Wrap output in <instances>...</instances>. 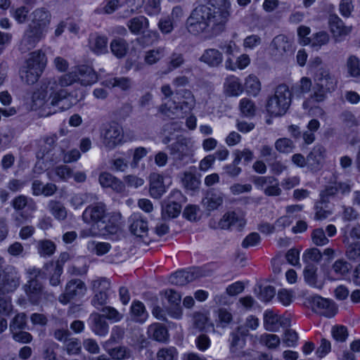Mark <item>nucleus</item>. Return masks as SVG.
Returning a JSON list of instances; mask_svg holds the SVG:
<instances>
[{"label": "nucleus", "mask_w": 360, "mask_h": 360, "mask_svg": "<svg viewBox=\"0 0 360 360\" xmlns=\"http://www.w3.org/2000/svg\"><path fill=\"white\" fill-rule=\"evenodd\" d=\"M229 18V12L226 11H213L205 5L197 6L186 20L188 31L195 35L212 32L218 33L224 29Z\"/></svg>", "instance_id": "f257e3e1"}, {"label": "nucleus", "mask_w": 360, "mask_h": 360, "mask_svg": "<svg viewBox=\"0 0 360 360\" xmlns=\"http://www.w3.org/2000/svg\"><path fill=\"white\" fill-rule=\"evenodd\" d=\"M67 75H63L55 78H44L40 82V87L32 94V101L36 105L41 106L44 104L48 96L51 98V104L53 106L59 105L68 96Z\"/></svg>", "instance_id": "f03ea898"}, {"label": "nucleus", "mask_w": 360, "mask_h": 360, "mask_svg": "<svg viewBox=\"0 0 360 360\" xmlns=\"http://www.w3.org/2000/svg\"><path fill=\"white\" fill-rule=\"evenodd\" d=\"M313 79L314 83L313 94L309 100L303 103L304 109H311L315 107V104L312 103L323 101L326 94L334 91L337 85L336 78L328 69L323 67L319 68L314 72Z\"/></svg>", "instance_id": "7ed1b4c3"}, {"label": "nucleus", "mask_w": 360, "mask_h": 360, "mask_svg": "<svg viewBox=\"0 0 360 360\" xmlns=\"http://www.w3.org/2000/svg\"><path fill=\"white\" fill-rule=\"evenodd\" d=\"M178 103L174 100H167L159 108V112L164 117L175 119L184 117V115L191 112L195 105L193 94L188 90L176 94Z\"/></svg>", "instance_id": "20e7f679"}, {"label": "nucleus", "mask_w": 360, "mask_h": 360, "mask_svg": "<svg viewBox=\"0 0 360 360\" xmlns=\"http://www.w3.org/2000/svg\"><path fill=\"white\" fill-rule=\"evenodd\" d=\"M291 96V92L287 85H278L275 90L274 95L267 102L266 111L271 116L284 115L290 105Z\"/></svg>", "instance_id": "39448f33"}, {"label": "nucleus", "mask_w": 360, "mask_h": 360, "mask_svg": "<svg viewBox=\"0 0 360 360\" xmlns=\"http://www.w3.org/2000/svg\"><path fill=\"white\" fill-rule=\"evenodd\" d=\"M0 281L3 295L11 293L20 286L21 276L17 268L12 265H8L2 271H0Z\"/></svg>", "instance_id": "423d86ee"}, {"label": "nucleus", "mask_w": 360, "mask_h": 360, "mask_svg": "<svg viewBox=\"0 0 360 360\" xmlns=\"http://www.w3.org/2000/svg\"><path fill=\"white\" fill-rule=\"evenodd\" d=\"M97 80V74L87 65H78L69 72V85L77 82L82 86H88L96 83Z\"/></svg>", "instance_id": "0eeeda50"}, {"label": "nucleus", "mask_w": 360, "mask_h": 360, "mask_svg": "<svg viewBox=\"0 0 360 360\" xmlns=\"http://www.w3.org/2000/svg\"><path fill=\"white\" fill-rule=\"evenodd\" d=\"M46 34V32L37 28L34 25H28L20 40L19 50L22 53H27L33 49L40 41L45 38Z\"/></svg>", "instance_id": "6e6552de"}, {"label": "nucleus", "mask_w": 360, "mask_h": 360, "mask_svg": "<svg viewBox=\"0 0 360 360\" xmlns=\"http://www.w3.org/2000/svg\"><path fill=\"white\" fill-rule=\"evenodd\" d=\"M252 181L267 196H279L282 193L278 179L272 176H255Z\"/></svg>", "instance_id": "1a4fd4ad"}, {"label": "nucleus", "mask_w": 360, "mask_h": 360, "mask_svg": "<svg viewBox=\"0 0 360 360\" xmlns=\"http://www.w3.org/2000/svg\"><path fill=\"white\" fill-rule=\"evenodd\" d=\"M185 201L186 198L181 191H172L168 201L162 206V216L168 218L176 217L181 212V204Z\"/></svg>", "instance_id": "9d476101"}, {"label": "nucleus", "mask_w": 360, "mask_h": 360, "mask_svg": "<svg viewBox=\"0 0 360 360\" xmlns=\"http://www.w3.org/2000/svg\"><path fill=\"white\" fill-rule=\"evenodd\" d=\"M82 217L86 223L97 224L101 222V224L103 225L105 224L103 219L107 217L105 206L102 202L91 205L85 209Z\"/></svg>", "instance_id": "9b49d317"}, {"label": "nucleus", "mask_w": 360, "mask_h": 360, "mask_svg": "<svg viewBox=\"0 0 360 360\" xmlns=\"http://www.w3.org/2000/svg\"><path fill=\"white\" fill-rule=\"evenodd\" d=\"M199 268H193L190 270H181L171 275L169 281L175 285H184L202 276Z\"/></svg>", "instance_id": "f8f14e48"}, {"label": "nucleus", "mask_w": 360, "mask_h": 360, "mask_svg": "<svg viewBox=\"0 0 360 360\" xmlns=\"http://www.w3.org/2000/svg\"><path fill=\"white\" fill-rule=\"evenodd\" d=\"M246 220L243 213L229 212L223 216L219 222V227L222 229H228L231 227L242 229L245 226Z\"/></svg>", "instance_id": "ddd939ff"}, {"label": "nucleus", "mask_w": 360, "mask_h": 360, "mask_svg": "<svg viewBox=\"0 0 360 360\" xmlns=\"http://www.w3.org/2000/svg\"><path fill=\"white\" fill-rule=\"evenodd\" d=\"M171 184L170 178L153 173L150 176V193L152 197L159 198L165 193L166 188Z\"/></svg>", "instance_id": "4468645a"}, {"label": "nucleus", "mask_w": 360, "mask_h": 360, "mask_svg": "<svg viewBox=\"0 0 360 360\" xmlns=\"http://www.w3.org/2000/svg\"><path fill=\"white\" fill-rule=\"evenodd\" d=\"M311 304L314 309L324 316L330 318L336 314L335 304L328 299L314 296L311 298Z\"/></svg>", "instance_id": "2eb2a0df"}, {"label": "nucleus", "mask_w": 360, "mask_h": 360, "mask_svg": "<svg viewBox=\"0 0 360 360\" xmlns=\"http://www.w3.org/2000/svg\"><path fill=\"white\" fill-rule=\"evenodd\" d=\"M31 22L29 25H34L37 28L47 32L51 20L49 11L45 8H37L31 13Z\"/></svg>", "instance_id": "dca6fc26"}, {"label": "nucleus", "mask_w": 360, "mask_h": 360, "mask_svg": "<svg viewBox=\"0 0 360 360\" xmlns=\"http://www.w3.org/2000/svg\"><path fill=\"white\" fill-rule=\"evenodd\" d=\"M165 298L170 304L167 309V314L173 319H179L182 316V310L179 305L181 301L180 295L173 290H167L164 292Z\"/></svg>", "instance_id": "f3484780"}, {"label": "nucleus", "mask_w": 360, "mask_h": 360, "mask_svg": "<svg viewBox=\"0 0 360 360\" xmlns=\"http://www.w3.org/2000/svg\"><path fill=\"white\" fill-rule=\"evenodd\" d=\"M329 27L333 37L337 41H340L348 35L352 30L351 26L344 25L342 20L337 15H331L329 18Z\"/></svg>", "instance_id": "a211bd4d"}, {"label": "nucleus", "mask_w": 360, "mask_h": 360, "mask_svg": "<svg viewBox=\"0 0 360 360\" xmlns=\"http://www.w3.org/2000/svg\"><path fill=\"white\" fill-rule=\"evenodd\" d=\"M123 131L121 127L114 124L110 125L103 134V143L112 148L122 142Z\"/></svg>", "instance_id": "6ab92c4d"}, {"label": "nucleus", "mask_w": 360, "mask_h": 360, "mask_svg": "<svg viewBox=\"0 0 360 360\" xmlns=\"http://www.w3.org/2000/svg\"><path fill=\"white\" fill-rule=\"evenodd\" d=\"M23 288L30 301L33 304H38L43 292V285L39 279L31 278Z\"/></svg>", "instance_id": "aec40b11"}, {"label": "nucleus", "mask_w": 360, "mask_h": 360, "mask_svg": "<svg viewBox=\"0 0 360 360\" xmlns=\"http://www.w3.org/2000/svg\"><path fill=\"white\" fill-rule=\"evenodd\" d=\"M171 154L179 160L193 154V149L191 141L186 139H181L169 146Z\"/></svg>", "instance_id": "412c9836"}, {"label": "nucleus", "mask_w": 360, "mask_h": 360, "mask_svg": "<svg viewBox=\"0 0 360 360\" xmlns=\"http://www.w3.org/2000/svg\"><path fill=\"white\" fill-rule=\"evenodd\" d=\"M130 231L137 236H143L148 230V221L140 213L132 214L129 219Z\"/></svg>", "instance_id": "4be33fe9"}, {"label": "nucleus", "mask_w": 360, "mask_h": 360, "mask_svg": "<svg viewBox=\"0 0 360 360\" xmlns=\"http://www.w3.org/2000/svg\"><path fill=\"white\" fill-rule=\"evenodd\" d=\"M98 180L102 187L111 188L117 193H122L125 189L124 183L108 172L101 173Z\"/></svg>", "instance_id": "5701e85b"}, {"label": "nucleus", "mask_w": 360, "mask_h": 360, "mask_svg": "<svg viewBox=\"0 0 360 360\" xmlns=\"http://www.w3.org/2000/svg\"><path fill=\"white\" fill-rule=\"evenodd\" d=\"M248 330L243 326L238 328L236 331L231 334L230 349L232 353L238 352L240 349L243 348L245 345V337L248 335Z\"/></svg>", "instance_id": "b1692460"}, {"label": "nucleus", "mask_w": 360, "mask_h": 360, "mask_svg": "<svg viewBox=\"0 0 360 360\" xmlns=\"http://www.w3.org/2000/svg\"><path fill=\"white\" fill-rule=\"evenodd\" d=\"M224 93L229 96H238L243 92L240 79L235 75H229L224 84Z\"/></svg>", "instance_id": "393cba45"}, {"label": "nucleus", "mask_w": 360, "mask_h": 360, "mask_svg": "<svg viewBox=\"0 0 360 360\" xmlns=\"http://www.w3.org/2000/svg\"><path fill=\"white\" fill-rule=\"evenodd\" d=\"M86 288L84 282L79 279L69 281V303L79 301L85 295Z\"/></svg>", "instance_id": "a878e982"}, {"label": "nucleus", "mask_w": 360, "mask_h": 360, "mask_svg": "<svg viewBox=\"0 0 360 360\" xmlns=\"http://www.w3.org/2000/svg\"><path fill=\"white\" fill-rule=\"evenodd\" d=\"M273 54L282 56L291 50V42L285 35L275 37L270 45Z\"/></svg>", "instance_id": "bb28decb"}, {"label": "nucleus", "mask_w": 360, "mask_h": 360, "mask_svg": "<svg viewBox=\"0 0 360 360\" xmlns=\"http://www.w3.org/2000/svg\"><path fill=\"white\" fill-rule=\"evenodd\" d=\"M351 269L352 266L349 263L343 259H338L331 267L330 278L332 280H341L349 273Z\"/></svg>", "instance_id": "cd10ccee"}, {"label": "nucleus", "mask_w": 360, "mask_h": 360, "mask_svg": "<svg viewBox=\"0 0 360 360\" xmlns=\"http://www.w3.org/2000/svg\"><path fill=\"white\" fill-rule=\"evenodd\" d=\"M68 261V254L63 252L60 255L57 261L53 262V269L50 276V283L52 285H58L60 283V277L63 274V266Z\"/></svg>", "instance_id": "c85d7f7f"}, {"label": "nucleus", "mask_w": 360, "mask_h": 360, "mask_svg": "<svg viewBox=\"0 0 360 360\" xmlns=\"http://www.w3.org/2000/svg\"><path fill=\"white\" fill-rule=\"evenodd\" d=\"M11 206L16 211H22L27 208L30 212L37 210V204L34 199L25 195H19L11 201Z\"/></svg>", "instance_id": "c756f323"}, {"label": "nucleus", "mask_w": 360, "mask_h": 360, "mask_svg": "<svg viewBox=\"0 0 360 360\" xmlns=\"http://www.w3.org/2000/svg\"><path fill=\"white\" fill-rule=\"evenodd\" d=\"M251 59L246 53L240 54L234 61L231 57H228L225 60V68L228 70L236 71L243 70L249 66Z\"/></svg>", "instance_id": "7c9ffc66"}, {"label": "nucleus", "mask_w": 360, "mask_h": 360, "mask_svg": "<svg viewBox=\"0 0 360 360\" xmlns=\"http://www.w3.org/2000/svg\"><path fill=\"white\" fill-rule=\"evenodd\" d=\"M200 61L211 67H217L223 61V55L217 49H206L200 58Z\"/></svg>", "instance_id": "2f4dec72"}, {"label": "nucleus", "mask_w": 360, "mask_h": 360, "mask_svg": "<svg viewBox=\"0 0 360 360\" xmlns=\"http://www.w3.org/2000/svg\"><path fill=\"white\" fill-rule=\"evenodd\" d=\"M243 91L248 95L257 96L262 89V84L259 79L253 74L248 75L244 80Z\"/></svg>", "instance_id": "473e14b6"}, {"label": "nucleus", "mask_w": 360, "mask_h": 360, "mask_svg": "<svg viewBox=\"0 0 360 360\" xmlns=\"http://www.w3.org/2000/svg\"><path fill=\"white\" fill-rule=\"evenodd\" d=\"M46 64V55L40 50L32 52L30 54V57L26 60V65L35 68V70L39 69L41 72L44 71Z\"/></svg>", "instance_id": "72a5a7b5"}, {"label": "nucleus", "mask_w": 360, "mask_h": 360, "mask_svg": "<svg viewBox=\"0 0 360 360\" xmlns=\"http://www.w3.org/2000/svg\"><path fill=\"white\" fill-rule=\"evenodd\" d=\"M224 198L221 193L212 191L208 192L202 200V205L208 211L217 209L223 202Z\"/></svg>", "instance_id": "f704fd0d"}, {"label": "nucleus", "mask_w": 360, "mask_h": 360, "mask_svg": "<svg viewBox=\"0 0 360 360\" xmlns=\"http://www.w3.org/2000/svg\"><path fill=\"white\" fill-rule=\"evenodd\" d=\"M108 39L103 36L91 35L89 39V48L97 55L107 52Z\"/></svg>", "instance_id": "c9c22d12"}, {"label": "nucleus", "mask_w": 360, "mask_h": 360, "mask_svg": "<svg viewBox=\"0 0 360 360\" xmlns=\"http://www.w3.org/2000/svg\"><path fill=\"white\" fill-rule=\"evenodd\" d=\"M108 222L103 225L102 229H105L106 232L110 234H114L121 229L122 216L119 212H113L107 216Z\"/></svg>", "instance_id": "e433bc0d"}, {"label": "nucleus", "mask_w": 360, "mask_h": 360, "mask_svg": "<svg viewBox=\"0 0 360 360\" xmlns=\"http://www.w3.org/2000/svg\"><path fill=\"white\" fill-rule=\"evenodd\" d=\"M317 268L311 264H307L304 270V278L306 283L311 287L321 288L322 283L318 281Z\"/></svg>", "instance_id": "4c0bfd02"}, {"label": "nucleus", "mask_w": 360, "mask_h": 360, "mask_svg": "<svg viewBox=\"0 0 360 360\" xmlns=\"http://www.w3.org/2000/svg\"><path fill=\"white\" fill-rule=\"evenodd\" d=\"M264 326L267 330H278L281 326L280 317L271 311H266L264 315Z\"/></svg>", "instance_id": "58836bf2"}, {"label": "nucleus", "mask_w": 360, "mask_h": 360, "mask_svg": "<svg viewBox=\"0 0 360 360\" xmlns=\"http://www.w3.org/2000/svg\"><path fill=\"white\" fill-rule=\"evenodd\" d=\"M132 318L136 322L143 323L148 318V313L146 311L143 304L139 301L134 302L131 307Z\"/></svg>", "instance_id": "ea45409f"}, {"label": "nucleus", "mask_w": 360, "mask_h": 360, "mask_svg": "<svg viewBox=\"0 0 360 360\" xmlns=\"http://www.w3.org/2000/svg\"><path fill=\"white\" fill-rule=\"evenodd\" d=\"M42 72L39 69L35 70V68L26 65L21 71L20 77L22 80L27 84H33L37 82Z\"/></svg>", "instance_id": "a19ab883"}, {"label": "nucleus", "mask_w": 360, "mask_h": 360, "mask_svg": "<svg viewBox=\"0 0 360 360\" xmlns=\"http://www.w3.org/2000/svg\"><path fill=\"white\" fill-rule=\"evenodd\" d=\"M150 337L157 341L163 342L167 338V330L165 326L160 323L151 324L148 330Z\"/></svg>", "instance_id": "79ce46f5"}, {"label": "nucleus", "mask_w": 360, "mask_h": 360, "mask_svg": "<svg viewBox=\"0 0 360 360\" xmlns=\"http://www.w3.org/2000/svg\"><path fill=\"white\" fill-rule=\"evenodd\" d=\"M102 84L108 87H118L122 90H127L131 86V79L127 77H114L104 80Z\"/></svg>", "instance_id": "37998d69"}, {"label": "nucleus", "mask_w": 360, "mask_h": 360, "mask_svg": "<svg viewBox=\"0 0 360 360\" xmlns=\"http://www.w3.org/2000/svg\"><path fill=\"white\" fill-rule=\"evenodd\" d=\"M56 248V244L51 240L45 239L38 241L37 250L41 257H51L54 254Z\"/></svg>", "instance_id": "c03bdc74"}, {"label": "nucleus", "mask_w": 360, "mask_h": 360, "mask_svg": "<svg viewBox=\"0 0 360 360\" xmlns=\"http://www.w3.org/2000/svg\"><path fill=\"white\" fill-rule=\"evenodd\" d=\"M148 20L144 16H139L130 20L128 27L130 31L134 34H139L148 27Z\"/></svg>", "instance_id": "a18cd8bd"}, {"label": "nucleus", "mask_w": 360, "mask_h": 360, "mask_svg": "<svg viewBox=\"0 0 360 360\" xmlns=\"http://www.w3.org/2000/svg\"><path fill=\"white\" fill-rule=\"evenodd\" d=\"M91 329L95 334L104 336L108 332V325L100 315L96 314L92 319Z\"/></svg>", "instance_id": "49530a36"}, {"label": "nucleus", "mask_w": 360, "mask_h": 360, "mask_svg": "<svg viewBox=\"0 0 360 360\" xmlns=\"http://www.w3.org/2000/svg\"><path fill=\"white\" fill-rule=\"evenodd\" d=\"M166 54L164 47H158L146 52L144 60L148 65H153L158 62Z\"/></svg>", "instance_id": "de8ad7c7"}, {"label": "nucleus", "mask_w": 360, "mask_h": 360, "mask_svg": "<svg viewBox=\"0 0 360 360\" xmlns=\"http://www.w3.org/2000/svg\"><path fill=\"white\" fill-rule=\"evenodd\" d=\"M27 327V315L25 313L17 314L11 320L9 325L11 333L25 330Z\"/></svg>", "instance_id": "09e8293b"}, {"label": "nucleus", "mask_w": 360, "mask_h": 360, "mask_svg": "<svg viewBox=\"0 0 360 360\" xmlns=\"http://www.w3.org/2000/svg\"><path fill=\"white\" fill-rule=\"evenodd\" d=\"M194 326L200 330L208 331L214 330V325L208 321V317L205 314L196 313L193 317Z\"/></svg>", "instance_id": "8fccbe9b"}, {"label": "nucleus", "mask_w": 360, "mask_h": 360, "mask_svg": "<svg viewBox=\"0 0 360 360\" xmlns=\"http://www.w3.org/2000/svg\"><path fill=\"white\" fill-rule=\"evenodd\" d=\"M52 214L58 219H65L67 217L65 207L60 201L51 200L48 205Z\"/></svg>", "instance_id": "3c124183"}, {"label": "nucleus", "mask_w": 360, "mask_h": 360, "mask_svg": "<svg viewBox=\"0 0 360 360\" xmlns=\"http://www.w3.org/2000/svg\"><path fill=\"white\" fill-rule=\"evenodd\" d=\"M217 326L225 328L231 323L232 314L227 309H219L214 312Z\"/></svg>", "instance_id": "603ef678"}, {"label": "nucleus", "mask_w": 360, "mask_h": 360, "mask_svg": "<svg viewBox=\"0 0 360 360\" xmlns=\"http://www.w3.org/2000/svg\"><path fill=\"white\" fill-rule=\"evenodd\" d=\"M329 35L327 32L321 31L314 34L310 39V44L311 47L319 49L322 46L326 45L329 41Z\"/></svg>", "instance_id": "864d4df0"}, {"label": "nucleus", "mask_w": 360, "mask_h": 360, "mask_svg": "<svg viewBox=\"0 0 360 360\" xmlns=\"http://www.w3.org/2000/svg\"><path fill=\"white\" fill-rule=\"evenodd\" d=\"M112 53L117 58L123 57L127 51V44L124 39H115L110 43Z\"/></svg>", "instance_id": "5fc2aeb1"}, {"label": "nucleus", "mask_w": 360, "mask_h": 360, "mask_svg": "<svg viewBox=\"0 0 360 360\" xmlns=\"http://www.w3.org/2000/svg\"><path fill=\"white\" fill-rule=\"evenodd\" d=\"M327 203L328 202L322 201L321 199L316 203L314 215L316 220H323L331 215L332 211L328 208Z\"/></svg>", "instance_id": "6e6d98bb"}, {"label": "nucleus", "mask_w": 360, "mask_h": 360, "mask_svg": "<svg viewBox=\"0 0 360 360\" xmlns=\"http://www.w3.org/2000/svg\"><path fill=\"white\" fill-rule=\"evenodd\" d=\"M239 109L240 113L248 117L254 116L256 110L254 102L247 98H243L240 101Z\"/></svg>", "instance_id": "4d7b16f0"}, {"label": "nucleus", "mask_w": 360, "mask_h": 360, "mask_svg": "<svg viewBox=\"0 0 360 360\" xmlns=\"http://www.w3.org/2000/svg\"><path fill=\"white\" fill-rule=\"evenodd\" d=\"M178 351L174 347H164L158 350L157 360H177Z\"/></svg>", "instance_id": "13d9d810"}, {"label": "nucleus", "mask_w": 360, "mask_h": 360, "mask_svg": "<svg viewBox=\"0 0 360 360\" xmlns=\"http://www.w3.org/2000/svg\"><path fill=\"white\" fill-rule=\"evenodd\" d=\"M47 175L49 179L54 181H65L68 176V167L66 165L58 166L48 171Z\"/></svg>", "instance_id": "bf43d9fd"}, {"label": "nucleus", "mask_w": 360, "mask_h": 360, "mask_svg": "<svg viewBox=\"0 0 360 360\" xmlns=\"http://www.w3.org/2000/svg\"><path fill=\"white\" fill-rule=\"evenodd\" d=\"M347 73L351 77H360V60L357 57L354 56H350L347 58Z\"/></svg>", "instance_id": "052dcab7"}, {"label": "nucleus", "mask_w": 360, "mask_h": 360, "mask_svg": "<svg viewBox=\"0 0 360 360\" xmlns=\"http://www.w3.org/2000/svg\"><path fill=\"white\" fill-rule=\"evenodd\" d=\"M108 354L112 359L117 360L129 359L132 356L131 351L124 346L112 348L108 351Z\"/></svg>", "instance_id": "680f3d73"}, {"label": "nucleus", "mask_w": 360, "mask_h": 360, "mask_svg": "<svg viewBox=\"0 0 360 360\" xmlns=\"http://www.w3.org/2000/svg\"><path fill=\"white\" fill-rule=\"evenodd\" d=\"M29 8L25 6H20L15 9L11 11V16L17 21L19 24L25 23L27 20V15L29 13Z\"/></svg>", "instance_id": "e2e57ef3"}, {"label": "nucleus", "mask_w": 360, "mask_h": 360, "mask_svg": "<svg viewBox=\"0 0 360 360\" xmlns=\"http://www.w3.org/2000/svg\"><path fill=\"white\" fill-rule=\"evenodd\" d=\"M87 248L90 251L95 252L96 255H103L109 251L110 245L107 243L89 241L88 243Z\"/></svg>", "instance_id": "0e129e2a"}, {"label": "nucleus", "mask_w": 360, "mask_h": 360, "mask_svg": "<svg viewBox=\"0 0 360 360\" xmlns=\"http://www.w3.org/2000/svg\"><path fill=\"white\" fill-rule=\"evenodd\" d=\"M150 150L149 148L144 147L136 148L132 153L133 158L131 162V167L132 168L137 167L139 162L148 155Z\"/></svg>", "instance_id": "69168bd1"}, {"label": "nucleus", "mask_w": 360, "mask_h": 360, "mask_svg": "<svg viewBox=\"0 0 360 360\" xmlns=\"http://www.w3.org/2000/svg\"><path fill=\"white\" fill-rule=\"evenodd\" d=\"M275 148L280 153H288L292 150L294 145L290 139L282 138L276 141Z\"/></svg>", "instance_id": "338daca9"}, {"label": "nucleus", "mask_w": 360, "mask_h": 360, "mask_svg": "<svg viewBox=\"0 0 360 360\" xmlns=\"http://www.w3.org/2000/svg\"><path fill=\"white\" fill-rule=\"evenodd\" d=\"M346 256L349 260H360V243L355 242L348 245L346 250Z\"/></svg>", "instance_id": "774afa93"}]
</instances>
